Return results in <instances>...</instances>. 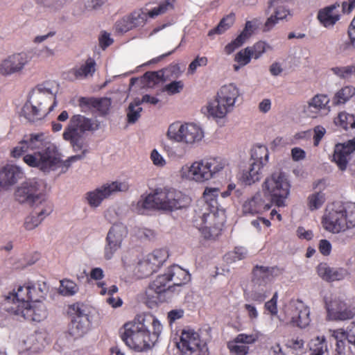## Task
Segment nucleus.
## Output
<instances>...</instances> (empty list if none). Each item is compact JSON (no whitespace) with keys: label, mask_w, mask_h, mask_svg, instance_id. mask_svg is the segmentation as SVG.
<instances>
[{"label":"nucleus","mask_w":355,"mask_h":355,"mask_svg":"<svg viewBox=\"0 0 355 355\" xmlns=\"http://www.w3.org/2000/svg\"><path fill=\"white\" fill-rule=\"evenodd\" d=\"M234 338L236 339V342H240L241 344L246 345L257 342L259 339V336L255 334H239Z\"/></svg>","instance_id":"nucleus-56"},{"label":"nucleus","mask_w":355,"mask_h":355,"mask_svg":"<svg viewBox=\"0 0 355 355\" xmlns=\"http://www.w3.org/2000/svg\"><path fill=\"white\" fill-rule=\"evenodd\" d=\"M155 272V269L150 265L146 257L139 261L135 268V274L139 279L148 277Z\"/></svg>","instance_id":"nucleus-43"},{"label":"nucleus","mask_w":355,"mask_h":355,"mask_svg":"<svg viewBox=\"0 0 355 355\" xmlns=\"http://www.w3.org/2000/svg\"><path fill=\"white\" fill-rule=\"evenodd\" d=\"M353 152L346 143L338 144L334 148L332 161L336 164L340 171H345Z\"/></svg>","instance_id":"nucleus-29"},{"label":"nucleus","mask_w":355,"mask_h":355,"mask_svg":"<svg viewBox=\"0 0 355 355\" xmlns=\"http://www.w3.org/2000/svg\"><path fill=\"white\" fill-rule=\"evenodd\" d=\"M53 211V207L50 202H44V205H37L34 207L33 214L27 216L24 225L26 230H32L37 227L42 220Z\"/></svg>","instance_id":"nucleus-24"},{"label":"nucleus","mask_w":355,"mask_h":355,"mask_svg":"<svg viewBox=\"0 0 355 355\" xmlns=\"http://www.w3.org/2000/svg\"><path fill=\"white\" fill-rule=\"evenodd\" d=\"M265 196L278 207L284 205V200L289 195L291 185L282 172L274 173L267 178L263 185Z\"/></svg>","instance_id":"nucleus-8"},{"label":"nucleus","mask_w":355,"mask_h":355,"mask_svg":"<svg viewBox=\"0 0 355 355\" xmlns=\"http://www.w3.org/2000/svg\"><path fill=\"white\" fill-rule=\"evenodd\" d=\"M268 150L266 146L257 145L254 146L252 150V159L254 162H259L261 161L263 166L268 163Z\"/></svg>","instance_id":"nucleus-44"},{"label":"nucleus","mask_w":355,"mask_h":355,"mask_svg":"<svg viewBox=\"0 0 355 355\" xmlns=\"http://www.w3.org/2000/svg\"><path fill=\"white\" fill-rule=\"evenodd\" d=\"M184 87L182 81H173L165 85L164 90L169 95H173L180 93Z\"/></svg>","instance_id":"nucleus-57"},{"label":"nucleus","mask_w":355,"mask_h":355,"mask_svg":"<svg viewBox=\"0 0 355 355\" xmlns=\"http://www.w3.org/2000/svg\"><path fill=\"white\" fill-rule=\"evenodd\" d=\"M144 78L149 87L166 81L164 71L162 69L157 71H147L144 73Z\"/></svg>","instance_id":"nucleus-46"},{"label":"nucleus","mask_w":355,"mask_h":355,"mask_svg":"<svg viewBox=\"0 0 355 355\" xmlns=\"http://www.w3.org/2000/svg\"><path fill=\"white\" fill-rule=\"evenodd\" d=\"M57 102L55 98H53L52 104L48 107H38L31 102L30 100L28 101L24 107V112L25 117L30 121L35 122L44 118L49 112H51L54 107L56 106Z\"/></svg>","instance_id":"nucleus-26"},{"label":"nucleus","mask_w":355,"mask_h":355,"mask_svg":"<svg viewBox=\"0 0 355 355\" xmlns=\"http://www.w3.org/2000/svg\"><path fill=\"white\" fill-rule=\"evenodd\" d=\"M44 137L43 133L25 136L11 151V155L13 157L23 155V160L27 165L43 171L54 170L61 166L68 168L72 162L81 159L85 156L83 151L82 155L71 156L62 162L55 145L46 141Z\"/></svg>","instance_id":"nucleus-1"},{"label":"nucleus","mask_w":355,"mask_h":355,"mask_svg":"<svg viewBox=\"0 0 355 355\" xmlns=\"http://www.w3.org/2000/svg\"><path fill=\"white\" fill-rule=\"evenodd\" d=\"M331 71L334 74L341 78H345L349 75H355V66H347V67H336L331 68Z\"/></svg>","instance_id":"nucleus-53"},{"label":"nucleus","mask_w":355,"mask_h":355,"mask_svg":"<svg viewBox=\"0 0 355 355\" xmlns=\"http://www.w3.org/2000/svg\"><path fill=\"white\" fill-rule=\"evenodd\" d=\"M263 166L261 161L259 162H253L250 169L243 173V181L248 185L259 181L262 177Z\"/></svg>","instance_id":"nucleus-34"},{"label":"nucleus","mask_w":355,"mask_h":355,"mask_svg":"<svg viewBox=\"0 0 355 355\" xmlns=\"http://www.w3.org/2000/svg\"><path fill=\"white\" fill-rule=\"evenodd\" d=\"M146 258L157 271L168 258V253L164 249H157L148 254Z\"/></svg>","instance_id":"nucleus-38"},{"label":"nucleus","mask_w":355,"mask_h":355,"mask_svg":"<svg viewBox=\"0 0 355 355\" xmlns=\"http://www.w3.org/2000/svg\"><path fill=\"white\" fill-rule=\"evenodd\" d=\"M33 103L36 105L38 108L47 107V105H50L51 103V97L46 96L41 93H39L37 96H34Z\"/></svg>","instance_id":"nucleus-61"},{"label":"nucleus","mask_w":355,"mask_h":355,"mask_svg":"<svg viewBox=\"0 0 355 355\" xmlns=\"http://www.w3.org/2000/svg\"><path fill=\"white\" fill-rule=\"evenodd\" d=\"M16 200L20 203H28L31 206L44 205L48 202L45 195L38 191L37 184L35 181L25 182L15 193Z\"/></svg>","instance_id":"nucleus-15"},{"label":"nucleus","mask_w":355,"mask_h":355,"mask_svg":"<svg viewBox=\"0 0 355 355\" xmlns=\"http://www.w3.org/2000/svg\"><path fill=\"white\" fill-rule=\"evenodd\" d=\"M329 98L325 94H316L309 102V109L314 114L312 117H316L318 114H327L330 111L329 105Z\"/></svg>","instance_id":"nucleus-30"},{"label":"nucleus","mask_w":355,"mask_h":355,"mask_svg":"<svg viewBox=\"0 0 355 355\" xmlns=\"http://www.w3.org/2000/svg\"><path fill=\"white\" fill-rule=\"evenodd\" d=\"M339 7L340 4L335 3L320 10L317 18L320 24L326 28L333 26L340 19Z\"/></svg>","instance_id":"nucleus-27"},{"label":"nucleus","mask_w":355,"mask_h":355,"mask_svg":"<svg viewBox=\"0 0 355 355\" xmlns=\"http://www.w3.org/2000/svg\"><path fill=\"white\" fill-rule=\"evenodd\" d=\"M245 42L243 35H238L235 40L225 46V53L228 55L232 53L236 49L241 46Z\"/></svg>","instance_id":"nucleus-58"},{"label":"nucleus","mask_w":355,"mask_h":355,"mask_svg":"<svg viewBox=\"0 0 355 355\" xmlns=\"http://www.w3.org/2000/svg\"><path fill=\"white\" fill-rule=\"evenodd\" d=\"M111 100L107 97H80L78 99V105L81 112H98L100 116H105L108 114L111 107Z\"/></svg>","instance_id":"nucleus-19"},{"label":"nucleus","mask_w":355,"mask_h":355,"mask_svg":"<svg viewBox=\"0 0 355 355\" xmlns=\"http://www.w3.org/2000/svg\"><path fill=\"white\" fill-rule=\"evenodd\" d=\"M95 71L96 62L94 59L89 58L85 64L78 67L73 68L71 71L76 79H83L89 76H92Z\"/></svg>","instance_id":"nucleus-36"},{"label":"nucleus","mask_w":355,"mask_h":355,"mask_svg":"<svg viewBox=\"0 0 355 355\" xmlns=\"http://www.w3.org/2000/svg\"><path fill=\"white\" fill-rule=\"evenodd\" d=\"M286 345L297 355L302 354L304 352V341L298 337L288 339Z\"/></svg>","instance_id":"nucleus-50"},{"label":"nucleus","mask_w":355,"mask_h":355,"mask_svg":"<svg viewBox=\"0 0 355 355\" xmlns=\"http://www.w3.org/2000/svg\"><path fill=\"white\" fill-rule=\"evenodd\" d=\"M220 193L218 188H206L204 202L198 205L193 218V225L207 239H215L220 235L224 218L217 212V198Z\"/></svg>","instance_id":"nucleus-3"},{"label":"nucleus","mask_w":355,"mask_h":355,"mask_svg":"<svg viewBox=\"0 0 355 355\" xmlns=\"http://www.w3.org/2000/svg\"><path fill=\"white\" fill-rule=\"evenodd\" d=\"M164 71L166 80L178 78L181 73L180 67L178 64H171L162 69Z\"/></svg>","instance_id":"nucleus-54"},{"label":"nucleus","mask_w":355,"mask_h":355,"mask_svg":"<svg viewBox=\"0 0 355 355\" xmlns=\"http://www.w3.org/2000/svg\"><path fill=\"white\" fill-rule=\"evenodd\" d=\"M270 46L263 41H259L252 46H248L250 49V53L252 58L257 60L261 57Z\"/></svg>","instance_id":"nucleus-51"},{"label":"nucleus","mask_w":355,"mask_h":355,"mask_svg":"<svg viewBox=\"0 0 355 355\" xmlns=\"http://www.w3.org/2000/svg\"><path fill=\"white\" fill-rule=\"evenodd\" d=\"M319 250L324 256L329 255L331 251V243L326 239H322L319 243Z\"/></svg>","instance_id":"nucleus-64"},{"label":"nucleus","mask_w":355,"mask_h":355,"mask_svg":"<svg viewBox=\"0 0 355 355\" xmlns=\"http://www.w3.org/2000/svg\"><path fill=\"white\" fill-rule=\"evenodd\" d=\"M28 62V56L25 53L9 55L0 63V74L10 76L20 73Z\"/></svg>","instance_id":"nucleus-20"},{"label":"nucleus","mask_w":355,"mask_h":355,"mask_svg":"<svg viewBox=\"0 0 355 355\" xmlns=\"http://www.w3.org/2000/svg\"><path fill=\"white\" fill-rule=\"evenodd\" d=\"M14 314L28 321L40 322L48 315L47 309L41 299L34 300L24 307L15 308Z\"/></svg>","instance_id":"nucleus-17"},{"label":"nucleus","mask_w":355,"mask_h":355,"mask_svg":"<svg viewBox=\"0 0 355 355\" xmlns=\"http://www.w3.org/2000/svg\"><path fill=\"white\" fill-rule=\"evenodd\" d=\"M115 28L117 32L123 33L134 28L128 16H126L116 21Z\"/></svg>","instance_id":"nucleus-55"},{"label":"nucleus","mask_w":355,"mask_h":355,"mask_svg":"<svg viewBox=\"0 0 355 355\" xmlns=\"http://www.w3.org/2000/svg\"><path fill=\"white\" fill-rule=\"evenodd\" d=\"M334 123L344 130L355 128V115L346 112H341L334 119Z\"/></svg>","instance_id":"nucleus-42"},{"label":"nucleus","mask_w":355,"mask_h":355,"mask_svg":"<svg viewBox=\"0 0 355 355\" xmlns=\"http://www.w3.org/2000/svg\"><path fill=\"white\" fill-rule=\"evenodd\" d=\"M182 355H209L208 347L193 329H183L177 343Z\"/></svg>","instance_id":"nucleus-12"},{"label":"nucleus","mask_w":355,"mask_h":355,"mask_svg":"<svg viewBox=\"0 0 355 355\" xmlns=\"http://www.w3.org/2000/svg\"><path fill=\"white\" fill-rule=\"evenodd\" d=\"M181 173L183 178L197 182H204L211 179L202 159L193 162L191 166H184Z\"/></svg>","instance_id":"nucleus-22"},{"label":"nucleus","mask_w":355,"mask_h":355,"mask_svg":"<svg viewBox=\"0 0 355 355\" xmlns=\"http://www.w3.org/2000/svg\"><path fill=\"white\" fill-rule=\"evenodd\" d=\"M68 314L71 318L69 331L70 335L78 338L87 333L90 320L87 307L83 303L76 302L69 306Z\"/></svg>","instance_id":"nucleus-11"},{"label":"nucleus","mask_w":355,"mask_h":355,"mask_svg":"<svg viewBox=\"0 0 355 355\" xmlns=\"http://www.w3.org/2000/svg\"><path fill=\"white\" fill-rule=\"evenodd\" d=\"M21 169L14 165H6L0 171V187H6L15 184L22 178Z\"/></svg>","instance_id":"nucleus-28"},{"label":"nucleus","mask_w":355,"mask_h":355,"mask_svg":"<svg viewBox=\"0 0 355 355\" xmlns=\"http://www.w3.org/2000/svg\"><path fill=\"white\" fill-rule=\"evenodd\" d=\"M269 209L270 206L265 202L259 193L246 200L243 205L244 214L255 215Z\"/></svg>","instance_id":"nucleus-31"},{"label":"nucleus","mask_w":355,"mask_h":355,"mask_svg":"<svg viewBox=\"0 0 355 355\" xmlns=\"http://www.w3.org/2000/svg\"><path fill=\"white\" fill-rule=\"evenodd\" d=\"M127 234V228L123 224H114L112 226L105 239L106 245L104 248L105 259H111L115 252L121 248L122 241Z\"/></svg>","instance_id":"nucleus-16"},{"label":"nucleus","mask_w":355,"mask_h":355,"mask_svg":"<svg viewBox=\"0 0 355 355\" xmlns=\"http://www.w3.org/2000/svg\"><path fill=\"white\" fill-rule=\"evenodd\" d=\"M170 282L165 272L158 275L148 286L146 291L147 298L151 302L157 303L159 300V295L169 289L171 286L168 285Z\"/></svg>","instance_id":"nucleus-25"},{"label":"nucleus","mask_w":355,"mask_h":355,"mask_svg":"<svg viewBox=\"0 0 355 355\" xmlns=\"http://www.w3.org/2000/svg\"><path fill=\"white\" fill-rule=\"evenodd\" d=\"M208 63L207 57L197 56L189 65L188 71L191 73H193L198 67L206 66Z\"/></svg>","instance_id":"nucleus-60"},{"label":"nucleus","mask_w":355,"mask_h":355,"mask_svg":"<svg viewBox=\"0 0 355 355\" xmlns=\"http://www.w3.org/2000/svg\"><path fill=\"white\" fill-rule=\"evenodd\" d=\"M78 291V285L73 281L64 279L60 281V293L64 296H72Z\"/></svg>","instance_id":"nucleus-47"},{"label":"nucleus","mask_w":355,"mask_h":355,"mask_svg":"<svg viewBox=\"0 0 355 355\" xmlns=\"http://www.w3.org/2000/svg\"><path fill=\"white\" fill-rule=\"evenodd\" d=\"M331 336L336 341V347L334 355H347L346 351V336H345V330L338 329L331 331Z\"/></svg>","instance_id":"nucleus-40"},{"label":"nucleus","mask_w":355,"mask_h":355,"mask_svg":"<svg viewBox=\"0 0 355 355\" xmlns=\"http://www.w3.org/2000/svg\"><path fill=\"white\" fill-rule=\"evenodd\" d=\"M129 189V184L125 182H112L105 184L92 191L85 194V198L90 207H97L102 201L118 191H126Z\"/></svg>","instance_id":"nucleus-14"},{"label":"nucleus","mask_w":355,"mask_h":355,"mask_svg":"<svg viewBox=\"0 0 355 355\" xmlns=\"http://www.w3.org/2000/svg\"><path fill=\"white\" fill-rule=\"evenodd\" d=\"M202 161L211 178H213L217 173L223 170L227 165L225 159L220 157H205Z\"/></svg>","instance_id":"nucleus-35"},{"label":"nucleus","mask_w":355,"mask_h":355,"mask_svg":"<svg viewBox=\"0 0 355 355\" xmlns=\"http://www.w3.org/2000/svg\"><path fill=\"white\" fill-rule=\"evenodd\" d=\"M97 120H92L80 114L72 116L63 132V139L70 143L74 150H80L84 144V135L87 131L99 128Z\"/></svg>","instance_id":"nucleus-7"},{"label":"nucleus","mask_w":355,"mask_h":355,"mask_svg":"<svg viewBox=\"0 0 355 355\" xmlns=\"http://www.w3.org/2000/svg\"><path fill=\"white\" fill-rule=\"evenodd\" d=\"M284 269L277 266H263L256 265L252 269V282L259 285H264L281 275Z\"/></svg>","instance_id":"nucleus-23"},{"label":"nucleus","mask_w":355,"mask_h":355,"mask_svg":"<svg viewBox=\"0 0 355 355\" xmlns=\"http://www.w3.org/2000/svg\"><path fill=\"white\" fill-rule=\"evenodd\" d=\"M317 272L322 279L327 282L341 280L346 275L343 268H333L326 263H320L317 267Z\"/></svg>","instance_id":"nucleus-33"},{"label":"nucleus","mask_w":355,"mask_h":355,"mask_svg":"<svg viewBox=\"0 0 355 355\" xmlns=\"http://www.w3.org/2000/svg\"><path fill=\"white\" fill-rule=\"evenodd\" d=\"M285 314L292 325L302 329L311 322L309 308L300 300H291L286 306Z\"/></svg>","instance_id":"nucleus-13"},{"label":"nucleus","mask_w":355,"mask_h":355,"mask_svg":"<svg viewBox=\"0 0 355 355\" xmlns=\"http://www.w3.org/2000/svg\"><path fill=\"white\" fill-rule=\"evenodd\" d=\"M135 100L137 106H140L144 103L156 105L159 102V99L157 98L151 96L149 94L144 95L141 99L137 98Z\"/></svg>","instance_id":"nucleus-62"},{"label":"nucleus","mask_w":355,"mask_h":355,"mask_svg":"<svg viewBox=\"0 0 355 355\" xmlns=\"http://www.w3.org/2000/svg\"><path fill=\"white\" fill-rule=\"evenodd\" d=\"M310 355H329L327 343L324 336H317L309 343Z\"/></svg>","instance_id":"nucleus-39"},{"label":"nucleus","mask_w":355,"mask_h":355,"mask_svg":"<svg viewBox=\"0 0 355 355\" xmlns=\"http://www.w3.org/2000/svg\"><path fill=\"white\" fill-rule=\"evenodd\" d=\"M323 227L336 234L355 227V203L334 205L327 211L322 219Z\"/></svg>","instance_id":"nucleus-5"},{"label":"nucleus","mask_w":355,"mask_h":355,"mask_svg":"<svg viewBox=\"0 0 355 355\" xmlns=\"http://www.w3.org/2000/svg\"><path fill=\"white\" fill-rule=\"evenodd\" d=\"M327 316L333 320H345L355 316V308L347 306V304L335 299L327 303Z\"/></svg>","instance_id":"nucleus-21"},{"label":"nucleus","mask_w":355,"mask_h":355,"mask_svg":"<svg viewBox=\"0 0 355 355\" xmlns=\"http://www.w3.org/2000/svg\"><path fill=\"white\" fill-rule=\"evenodd\" d=\"M165 274L170 282H172L173 286H182L190 280L189 272L178 265L168 268Z\"/></svg>","instance_id":"nucleus-32"},{"label":"nucleus","mask_w":355,"mask_h":355,"mask_svg":"<svg viewBox=\"0 0 355 355\" xmlns=\"http://www.w3.org/2000/svg\"><path fill=\"white\" fill-rule=\"evenodd\" d=\"M325 202L324 193L315 192L308 198V207L310 210L313 211L320 209Z\"/></svg>","instance_id":"nucleus-48"},{"label":"nucleus","mask_w":355,"mask_h":355,"mask_svg":"<svg viewBox=\"0 0 355 355\" xmlns=\"http://www.w3.org/2000/svg\"><path fill=\"white\" fill-rule=\"evenodd\" d=\"M121 333V340L137 352L148 351L158 340L162 325L152 314L138 315L132 322H126Z\"/></svg>","instance_id":"nucleus-2"},{"label":"nucleus","mask_w":355,"mask_h":355,"mask_svg":"<svg viewBox=\"0 0 355 355\" xmlns=\"http://www.w3.org/2000/svg\"><path fill=\"white\" fill-rule=\"evenodd\" d=\"M189 198L181 191L173 188H157L144 199L137 202V206L143 209H159L172 211L186 207L189 204Z\"/></svg>","instance_id":"nucleus-4"},{"label":"nucleus","mask_w":355,"mask_h":355,"mask_svg":"<svg viewBox=\"0 0 355 355\" xmlns=\"http://www.w3.org/2000/svg\"><path fill=\"white\" fill-rule=\"evenodd\" d=\"M277 299L278 295L275 292L272 297L265 303V309L270 313L271 315L275 316L277 315Z\"/></svg>","instance_id":"nucleus-59"},{"label":"nucleus","mask_w":355,"mask_h":355,"mask_svg":"<svg viewBox=\"0 0 355 355\" xmlns=\"http://www.w3.org/2000/svg\"><path fill=\"white\" fill-rule=\"evenodd\" d=\"M141 111L142 108L139 106L136 105L135 100H134L132 103H130L127 113L128 123H135L140 117V113Z\"/></svg>","instance_id":"nucleus-52"},{"label":"nucleus","mask_w":355,"mask_h":355,"mask_svg":"<svg viewBox=\"0 0 355 355\" xmlns=\"http://www.w3.org/2000/svg\"><path fill=\"white\" fill-rule=\"evenodd\" d=\"M175 0H165L164 3L159 4L157 7L154 8L148 12H146L141 9L135 10L128 16L133 28H136L145 24L148 17L154 18L159 15L165 13L168 10L174 8Z\"/></svg>","instance_id":"nucleus-18"},{"label":"nucleus","mask_w":355,"mask_h":355,"mask_svg":"<svg viewBox=\"0 0 355 355\" xmlns=\"http://www.w3.org/2000/svg\"><path fill=\"white\" fill-rule=\"evenodd\" d=\"M227 348L230 352L234 355H247L249 352V347L236 342V338L227 343Z\"/></svg>","instance_id":"nucleus-49"},{"label":"nucleus","mask_w":355,"mask_h":355,"mask_svg":"<svg viewBox=\"0 0 355 355\" xmlns=\"http://www.w3.org/2000/svg\"><path fill=\"white\" fill-rule=\"evenodd\" d=\"M48 291L49 287L45 282H28L24 286H19L17 291L13 290L12 292L9 293L6 299L17 302L18 304L15 308H20L29 305V303L34 300L44 298Z\"/></svg>","instance_id":"nucleus-9"},{"label":"nucleus","mask_w":355,"mask_h":355,"mask_svg":"<svg viewBox=\"0 0 355 355\" xmlns=\"http://www.w3.org/2000/svg\"><path fill=\"white\" fill-rule=\"evenodd\" d=\"M235 15L234 13H230L226 17H223L218 24V26L208 32V36L212 37L214 35H220L229 29L234 24Z\"/></svg>","instance_id":"nucleus-41"},{"label":"nucleus","mask_w":355,"mask_h":355,"mask_svg":"<svg viewBox=\"0 0 355 355\" xmlns=\"http://www.w3.org/2000/svg\"><path fill=\"white\" fill-rule=\"evenodd\" d=\"M167 137L170 140L182 142L187 145H193L202 140L204 132L200 127L192 123L180 122L171 123L167 131Z\"/></svg>","instance_id":"nucleus-10"},{"label":"nucleus","mask_w":355,"mask_h":355,"mask_svg":"<svg viewBox=\"0 0 355 355\" xmlns=\"http://www.w3.org/2000/svg\"><path fill=\"white\" fill-rule=\"evenodd\" d=\"M240 96L239 89L234 84L223 85L217 92L215 98L207 103L208 114L213 118H224L233 110Z\"/></svg>","instance_id":"nucleus-6"},{"label":"nucleus","mask_w":355,"mask_h":355,"mask_svg":"<svg viewBox=\"0 0 355 355\" xmlns=\"http://www.w3.org/2000/svg\"><path fill=\"white\" fill-rule=\"evenodd\" d=\"M250 49L248 47L239 51L234 57V61L237 63L234 64L233 67L234 71H237L241 67H243L249 64L252 58L250 53Z\"/></svg>","instance_id":"nucleus-45"},{"label":"nucleus","mask_w":355,"mask_h":355,"mask_svg":"<svg viewBox=\"0 0 355 355\" xmlns=\"http://www.w3.org/2000/svg\"><path fill=\"white\" fill-rule=\"evenodd\" d=\"M355 95V87L347 85L339 89L332 98V104L334 106L343 105Z\"/></svg>","instance_id":"nucleus-37"},{"label":"nucleus","mask_w":355,"mask_h":355,"mask_svg":"<svg viewBox=\"0 0 355 355\" xmlns=\"http://www.w3.org/2000/svg\"><path fill=\"white\" fill-rule=\"evenodd\" d=\"M345 336L348 343L355 347V324L354 323L347 327V330L345 331Z\"/></svg>","instance_id":"nucleus-63"}]
</instances>
